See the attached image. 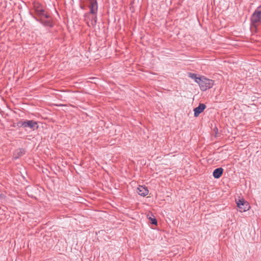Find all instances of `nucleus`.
<instances>
[{"instance_id": "1", "label": "nucleus", "mask_w": 261, "mask_h": 261, "mask_svg": "<svg viewBox=\"0 0 261 261\" xmlns=\"http://www.w3.org/2000/svg\"><path fill=\"white\" fill-rule=\"evenodd\" d=\"M36 14L40 17V21L45 25H51V20L49 15L43 9V6L38 2L33 3Z\"/></svg>"}, {"instance_id": "2", "label": "nucleus", "mask_w": 261, "mask_h": 261, "mask_svg": "<svg viewBox=\"0 0 261 261\" xmlns=\"http://www.w3.org/2000/svg\"><path fill=\"white\" fill-rule=\"evenodd\" d=\"M196 82L199 85L202 91H205L211 88L214 84V81L207 79L203 76H200L199 79H196Z\"/></svg>"}, {"instance_id": "3", "label": "nucleus", "mask_w": 261, "mask_h": 261, "mask_svg": "<svg viewBox=\"0 0 261 261\" xmlns=\"http://www.w3.org/2000/svg\"><path fill=\"white\" fill-rule=\"evenodd\" d=\"M18 125L19 126L24 128L29 127L33 130L37 129L38 128L37 123L33 120H26L24 121H21L18 123Z\"/></svg>"}, {"instance_id": "4", "label": "nucleus", "mask_w": 261, "mask_h": 261, "mask_svg": "<svg viewBox=\"0 0 261 261\" xmlns=\"http://www.w3.org/2000/svg\"><path fill=\"white\" fill-rule=\"evenodd\" d=\"M261 20V10L257 9L253 14L252 15L251 18V24L256 27L259 23Z\"/></svg>"}, {"instance_id": "5", "label": "nucleus", "mask_w": 261, "mask_h": 261, "mask_svg": "<svg viewBox=\"0 0 261 261\" xmlns=\"http://www.w3.org/2000/svg\"><path fill=\"white\" fill-rule=\"evenodd\" d=\"M236 203L240 212H246L249 209L248 203L243 198L239 199Z\"/></svg>"}, {"instance_id": "6", "label": "nucleus", "mask_w": 261, "mask_h": 261, "mask_svg": "<svg viewBox=\"0 0 261 261\" xmlns=\"http://www.w3.org/2000/svg\"><path fill=\"white\" fill-rule=\"evenodd\" d=\"M88 7L90 9L91 14H96L98 9V6L96 0H88Z\"/></svg>"}, {"instance_id": "7", "label": "nucleus", "mask_w": 261, "mask_h": 261, "mask_svg": "<svg viewBox=\"0 0 261 261\" xmlns=\"http://www.w3.org/2000/svg\"><path fill=\"white\" fill-rule=\"evenodd\" d=\"M137 193L140 195L144 197L148 195L149 191L146 187L139 186L137 188Z\"/></svg>"}, {"instance_id": "8", "label": "nucleus", "mask_w": 261, "mask_h": 261, "mask_svg": "<svg viewBox=\"0 0 261 261\" xmlns=\"http://www.w3.org/2000/svg\"><path fill=\"white\" fill-rule=\"evenodd\" d=\"M205 106L203 103H200L198 107L195 108L194 110V116L195 117L198 116V115L203 112L205 108Z\"/></svg>"}, {"instance_id": "9", "label": "nucleus", "mask_w": 261, "mask_h": 261, "mask_svg": "<svg viewBox=\"0 0 261 261\" xmlns=\"http://www.w3.org/2000/svg\"><path fill=\"white\" fill-rule=\"evenodd\" d=\"M89 18H90L91 19L90 22H87V23H88V25L89 26H92V27H94L96 25V21H97V16H96V14H92V16H90V14H87Z\"/></svg>"}, {"instance_id": "10", "label": "nucleus", "mask_w": 261, "mask_h": 261, "mask_svg": "<svg viewBox=\"0 0 261 261\" xmlns=\"http://www.w3.org/2000/svg\"><path fill=\"white\" fill-rule=\"evenodd\" d=\"M223 169L222 168L216 169L213 173L214 177L216 178H219L223 173Z\"/></svg>"}, {"instance_id": "11", "label": "nucleus", "mask_w": 261, "mask_h": 261, "mask_svg": "<svg viewBox=\"0 0 261 261\" xmlns=\"http://www.w3.org/2000/svg\"><path fill=\"white\" fill-rule=\"evenodd\" d=\"M149 219L152 224L156 225L157 224V221L154 218L149 217Z\"/></svg>"}, {"instance_id": "12", "label": "nucleus", "mask_w": 261, "mask_h": 261, "mask_svg": "<svg viewBox=\"0 0 261 261\" xmlns=\"http://www.w3.org/2000/svg\"><path fill=\"white\" fill-rule=\"evenodd\" d=\"M189 76L191 78L194 79L195 82H196V79H199V77H197L196 74H193V73H190L189 74Z\"/></svg>"}]
</instances>
